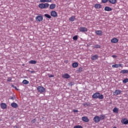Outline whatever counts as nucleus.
Masks as SVG:
<instances>
[{
	"label": "nucleus",
	"mask_w": 128,
	"mask_h": 128,
	"mask_svg": "<svg viewBox=\"0 0 128 128\" xmlns=\"http://www.w3.org/2000/svg\"><path fill=\"white\" fill-rule=\"evenodd\" d=\"M92 98H99L100 100H103L104 98V95L103 94H100V92H96L94 93L92 96Z\"/></svg>",
	"instance_id": "nucleus-1"
},
{
	"label": "nucleus",
	"mask_w": 128,
	"mask_h": 128,
	"mask_svg": "<svg viewBox=\"0 0 128 128\" xmlns=\"http://www.w3.org/2000/svg\"><path fill=\"white\" fill-rule=\"evenodd\" d=\"M37 90L38 92H46V88H44V86H38L37 87Z\"/></svg>",
	"instance_id": "nucleus-2"
},
{
	"label": "nucleus",
	"mask_w": 128,
	"mask_h": 128,
	"mask_svg": "<svg viewBox=\"0 0 128 128\" xmlns=\"http://www.w3.org/2000/svg\"><path fill=\"white\" fill-rule=\"evenodd\" d=\"M42 20H44V17H42V16H38L36 17V22H42Z\"/></svg>",
	"instance_id": "nucleus-3"
},
{
	"label": "nucleus",
	"mask_w": 128,
	"mask_h": 128,
	"mask_svg": "<svg viewBox=\"0 0 128 128\" xmlns=\"http://www.w3.org/2000/svg\"><path fill=\"white\" fill-rule=\"evenodd\" d=\"M79 30L80 32H86L88 29L86 27L82 26L79 28Z\"/></svg>",
	"instance_id": "nucleus-4"
},
{
	"label": "nucleus",
	"mask_w": 128,
	"mask_h": 128,
	"mask_svg": "<svg viewBox=\"0 0 128 128\" xmlns=\"http://www.w3.org/2000/svg\"><path fill=\"white\" fill-rule=\"evenodd\" d=\"M50 16L53 18H56L58 16V13L54 10H52L50 12Z\"/></svg>",
	"instance_id": "nucleus-5"
},
{
	"label": "nucleus",
	"mask_w": 128,
	"mask_h": 128,
	"mask_svg": "<svg viewBox=\"0 0 128 128\" xmlns=\"http://www.w3.org/2000/svg\"><path fill=\"white\" fill-rule=\"evenodd\" d=\"M94 120L96 124H98V122L100 121V116H96L94 118Z\"/></svg>",
	"instance_id": "nucleus-6"
},
{
	"label": "nucleus",
	"mask_w": 128,
	"mask_h": 128,
	"mask_svg": "<svg viewBox=\"0 0 128 128\" xmlns=\"http://www.w3.org/2000/svg\"><path fill=\"white\" fill-rule=\"evenodd\" d=\"M122 94V90H116L114 92V96H118V94Z\"/></svg>",
	"instance_id": "nucleus-7"
},
{
	"label": "nucleus",
	"mask_w": 128,
	"mask_h": 128,
	"mask_svg": "<svg viewBox=\"0 0 128 128\" xmlns=\"http://www.w3.org/2000/svg\"><path fill=\"white\" fill-rule=\"evenodd\" d=\"M110 42L112 44H116L117 42H118V39L116 38H114L111 40Z\"/></svg>",
	"instance_id": "nucleus-8"
},
{
	"label": "nucleus",
	"mask_w": 128,
	"mask_h": 128,
	"mask_svg": "<svg viewBox=\"0 0 128 128\" xmlns=\"http://www.w3.org/2000/svg\"><path fill=\"white\" fill-rule=\"evenodd\" d=\"M0 106L2 110H6V108H8V105H6V103H2L0 104Z\"/></svg>",
	"instance_id": "nucleus-9"
},
{
	"label": "nucleus",
	"mask_w": 128,
	"mask_h": 128,
	"mask_svg": "<svg viewBox=\"0 0 128 128\" xmlns=\"http://www.w3.org/2000/svg\"><path fill=\"white\" fill-rule=\"evenodd\" d=\"M95 34L96 36H102V32L100 30H96Z\"/></svg>",
	"instance_id": "nucleus-10"
},
{
	"label": "nucleus",
	"mask_w": 128,
	"mask_h": 128,
	"mask_svg": "<svg viewBox=\"0 0 128 128\" xmlns=\"http://www.w3.org/2000/svg\"><path fill=\"white\" fill-rule=\"evenodd\" d=\"M82 120H83V122H90V120L86 116L82 117Z\"/></svg>",
	"instance_id": "nucleus-11"
},
{
	"label": "nucleus",
	"mask_w": 128,
	"mask_h": 128,
	"mask_svg": "<svg viewBox=\"0 0 128 128\" xmlns=\"http://www.w3.org/2000/svg\"><path fill=\"white\" fill-rule=\"evenodd\" d=\"M104 10H106V12H112V8L109 6H106L104 8Z\"/></svg>",
	"instance_id": "nucleus-12"
},
{
	"label": "nucleus",
	"mask_w": 128,
	"mask_h": 128,
	"mask_svg": "<svg viewBox=\"0 0 128 128\" xmlns=\"http://www.w3.org/2000/svg\"><path fill=\"white\" fill-rule=\"evenodd\" d=\"M11 106H12V108H16L18 106V104L16 102H12L11 104Z\"/></svg>",
	"instance_id": "nucleus-13"
},
{
	"label": "nucleus",
	"mask_w": 128,
	"mask_h": 128,
	"mask_svg": "<svg viewBox=\"0 0 128 128\" xmlns=\"http://www.w3.org/2000/svg\"><path fill=\"white\" fill-rule=\"evenodd\" d=\"M98 55H94L91 57V60H98Z\"/></svg>",
	"instance_id": "nucleus-14"
},
{
	"label": "nucleus",
	"mask_w": 128,
	"mask_h": 128,
	"mask_svg": "<svg viewBox=\"0 0 128 128\" xmlns=\"http://www.w3.org/2000/svg\"><path fill=\"white\" fill-rule=\"evenodd\" d=\"M56 5L54 4H50L49 7V8L50 10H54V8H56Z\"/></svg>",
	"instance_id": "nucleus-15"
},
{
	"label": "nucleus",
	"mask_w": 128,
	"mask_h": 128,
	"mask_svg": "<svg viewBox=\"0 0 128 128\" xmlns=\"http://www.w3.org/2000/svg\"><path fill=\"white\" fill-rule=\"evenodd\" d=\"M62 78H70V76L68 74H65L64 75H62Z\"/></svg>",
	"instance_id": "nucleus-16"
},
{
	"label": "nucleus",
	"mask_w": 128,
	"mask_h": 128,
	"mask_svg": "<svg viewBox=\"0 0 128 128\" xmlns=\"http://www.w3.org/2000/svg\"><path fill=\"white\" fill-rule=\"evenodd\" d=\"M94 7L96 9L102 8V5L100 4H96Z\"/></svg>",
	"instance_id": "nucleus-17"
},
{
	"label": "nucleus",
	"mask_w": 128,
	"mask_h": 128,
	"mask_svg": "<svg viewBox=\"0 0 128 128\" xmlns=\"http://www.w3.org/2000/svg\"><path fill=\"white\" fill-rule=\"evenodd\" d=\"M76 20V16H72L69 18V21L70 22H74Z\"/></svg>",
	"instance_id": "nucleus-18"
},
{
	"label": "nucleus",
	"mask_w": 128,
	"mask_h": 128,
	"mask_svg": "<svg viewBox=\"0 0 128 128\" xmlns=\"http://www.w3.org/2000/svg\"><path fill=\"white\" fill-rule=\"evenodd\" d=\"M108 2L110 4H116V0H108Z\"/></svg>",
	"instance_id": "nucleus-19"
},
{
	"label": "nucleus",
	"mask_w": 128,
	"mask_h": 128,
	"mask_svg": "<svg viewBox=\"0 0 128 128\" xmlns=\"http://www.w3.org/2000/svg\"><path fill=\"white\" fill-rule=\"evenodd\" d=\"M72 68H78V62H74L72 64Z\"/></svg>",
	"instance_id": "nucleus-20"
},
{
	"label": "nucleus",
	"mask_w": 128,
	"mask_h": 128,
	"mask_svg": "<svg viewBox=\"0 0 128 128\" xmlns=\"http://www.w3.org/2000/svg\"><path fill=\"white\" fill-rule=\"evenodd\" d=\"M29 64H36V61L34 60H31L29 62Z\"/></svg>",
	"instance_id": "nucleus-21"
},
{
	"label": "nucleus",
	"mask_w": 128,
	"mask_h": 128,
	"mask_svg": "<svg viewBox=\"0 0 128 128\" xmlns=\"http://www.w3.org/2000/svg\"><path fill=\"white\" fill-rule=\"evenodd\" d=\"M40 2H52V0H40Z\"/></svg>",
	"instance_id": "nucleus-22"
},
{
	"label": "nucleus",
	"mask_w": 128,
	"mask_h": 128,
	"mask_svg": "<svg viewBox=\"0 0 128 128\" xmlns=\"http://www.w3.org/2000/svg\"><path fill=\"white\" fill-rule=\"evenodd\" d=\"M113 112H115L116 114H118V108L115 107L113 109Z\"/></svg>",
	"instance_id": "nucleus-23"
},
{
	"label": "nucleus",
	"mask_w": 128,
	"mask_h": 128,
	"mask_svg": "<svg viewBox=\"0 0 128 128\" xmlns=\"http://www.w3.org/2000/svg\"><path fill=\"white\" fill-rule=\"evenodd\" d=\"M120 74H128V70H122L120 72Z\"/></svg>",
	"instance_id": "nucleus-24"
},
{
	"label": "nucleus",
	"mask_w": 128,
	"mask_h": 128,
	"mask_svg": "<svg viewBox=\"0 0 128 128\" xmlns=\"http://www.w3.org/2000/svg\"><path fill=\"white\" fill-rule=\"evenodd\" d=\"M44 8H48L50 6V4L48 3L44 4Z\"/></svg>",
	"instance_id": "nucleus-25"
},
{
	"label": "nucleus",
	"mask_w": 128,
	"mask_h": 128,
	"mask_svg": "<svg viewBox=\"0 0 128 128\" xmlns=\"http://www.w3.org/2000/svg\"><path fill=\"white\" fill-rule=\"evenodd\" d=\"M22 84H30V82H28V80H24L23 81H22Z\"/></svg>",
	"instance_id": "nucleus-26"
},
{
	"label": "nucleus",
	"mask_w": 128,
	"mask_h": 128,
	"mask_svg": "<svg viewBox=\"0 0 128 128\" xmlns=\"http://www.w3.org/2000/svg\"><path fill=\"white\" fill-rule=\"evenodd\" d=\"M38 8H40L41 9H44V4L42 3L38 4Z\"/></svg>",
	"instance_id": "nucleus-27"
},
{
	"label": "nucleus",
	"mask_w": 128,
	"mask_h": 128,
	"mask_svg": "<svg viewBox=\"0 0 128 128\" xmlns=\"http://www.w3.org/2000/svg\"><path fill=\"white\" fill-rule=\"evenodd\" d=\"M123 124H128V120L126 119H124L123 120Z\"/></svg>",
	"instance_id": "nucleus-28"
},
{
	"label": "nucleus",
	"mask_w": 128,
	"mask_h": 128,
	"mask_svg": "<svg viewBox=\"0 0 128 128\" xmlns=\"http://www.w3.org/2000/svg\"><path fill=\"white\" fill-rule=\"evenodd\" d=\"M94 48H100V45L96 44L94 46Z\"/></svg>",
	"instance_id": "nucleus-29"
},
{
	"label": "nucleus",
	"mask_w": 128,
	"mask_h": 128,
	"mask_svg": "<svg viewBox=\"0 0 128 128\" xmlns=\"http://www.w3.org/2000/svg\"><path fill=\"white\" fill-rule=\"evenodd\" d=\"M44 16H46V18H52V16H50V15L48 14H45Z\"/></svg>",
	"instance_id": "nucleus-30"
},
{
	"label": "nucleus",
	"mask_w": 128,
	"mask_h": 128,
	"mask_svg": "<svg viewBox=\"0 0 128 128\" xmlns=\"http://www.w3.org/2000/svg\"><path fill=\"white\" fill-rule=\"evenodd\" d=\"M112 68H119L118 64H115L112 65Z\"/></svg>",
	"instance_id": "nucleus-31"
},
{
	"label": "nucleus",
	"mask_w": 128,
	"mask_h": 128,
	"mask_svg": "<svg viewBox=\"0 0 128 128\" xmlns=\"http://www.w3.org/2000/svg\"><path fill=\"white\" fill-rule=\"evenodd\" d=\"M78 72H82V68L80 67L77 70Z\"/></svg>",
	"instance_id": "nucleus-32"
},
{
	"label": "nucleus",
	"mask_w": 128,
	"mask_h": 128,
	"mask_svg": "<svg viewBox=\"0 0 128 128\" xmlns=\"http://www.w3.org/2000/svg\"><path fill=\"white\" fill-rule=\"evenodd\" d=\"M106 116L104 115H101L100 117V120H104V118H105Z\"/></svg>",
	"instance_id": "nucleus-33"
},
{
	"label": "nucleus",
	"mask_w": 128,
	"mask_h": 128,
	"mask_svg": "<svg viewBox=\"0 0 128 128\" xmlns=\"http://www.w3.org/2000/svg\"><path fill=\"white\" fill-rule=\"evenodd\" d=\"M122 82L124 84H126V82H128V78H126L125 79H124L123 80H122Z\"/></svg>",
	"instance_id": "nucleus-34"
},
{
	"label": "nucleus",
	"mask_w": 128,
	"mask_h": 128,
	"mask_svg": "<svg viewBox=\"0 0 128 128\" xmlns=\"http://www.w3.org/2000/svg\"><path fill=\"white\" fill-rule=\"evenodd\" d=\"M72 39L74 40H78V36H73Z\"/></svg>",
	"instance_id": "nucleus-35"
},
{
	"label": "nucleus",
	"mask_w": 128,
	"mask_h": 128,
	"mask_svg": "<svg viewBox=\"0 0 128 128\" xmlns=\"http://www.w3.org/2000/svg\"><path fill=\"white\" fill-rule=\"evenodd\" d=\"M74 128H82V126H76L74 127Z\"/></svg>",
	"instance_id": "nucleus-36"
},
{
	"label": "nucleus",
	"mask_w": 128,
	"mask_h": 128,
	"mask_svg": "<svg viewBox=\"0 0 128 128\" xmlns=\"http://www.w3.org/2000/svg\"><path fill=\"white\" fill-rule=\"evenodd\" d=\"M74 84V83L73 82H70L68 84V85L70 86H72Z\"/></svg>",
	"instance_id": "nucleus-37"
},
{
	"label": "nucleus",
	"mask_w": 128,
	"mask_h": 128,
	"mask_svg": "<svg viewBox=\"0 0 128 128\" xmlns=\"http://www.w3.org/2000/svg\"><path fill=\"white\" fill-rule=\"evenodd\" d=\"M102 2L103 4H106L108 2V0H102Z\"/></svg>",
	"instance_id": "nucleus-38"
},
{
	"label": "nucleus",
	"mask_w": 128,
	"mask_h": 128,
	"mask_svg": "<svg viewBox=\"0 0 128 128\" xmlns=\"http://www.w3.org/2000/svg\"><path fill=\"white\" fill-rule=\"evenodd\" d=\"M12 87L14 88H15V90H18V88H16V86H14V85L12 84Z\"/></svg>",
	"instance_id": "nucleus-39"
},
{
	"label": "nucleus",
	"mask_w": 128,
	"mask_h": 128,
	"mask_svg": "<svg viewBox=\"0 0 128 128\" xmlns=\"http://www.w3.org/2000/svg\"><path fill=\"white\" fill-rule=\"evenodd\" d=\"M7 82H12V78L8 77L7 79Z\"/></svg>",
	"instance_id": "nucleus-40"
},
{
	"label": "nucleus",
	"mask_w": 128,
	"mask_h": 128,
	"mask_svg": "<svg viewBox=\"0 0 128 128\" xmlns=\"http://www.w3.org/2000/svg\"><path fill=\"white\" fill-rule=\"evenodd\" d=\"M82 104L84 106H90V104L86 102Z\"/></svg>",
	"instance_id": "nucleus-41"
},
{
	"label": "nucleus",
	"mask_w": 128,
	"mask_h": 128,
	"mask_svg": "<svg viewBox=\"0 0 128 128\" xmlns=\"http://www.w3.org/2000/svg\"><path fill=\"white\" fill-rule=\"evenodd\" d=\"M48 76L49 78H54V76L50 74H48Z\"/></svg>",
	"instance_id": "nucleus-42"
},
{
	"label": "nucleus",
	"mask_w": 128,
	"mask_h": 128,
	"mask_svg": "<svg viewBox=\"0 0 128 128\" xmlns=\"http://www.w3.org/2000/svg\"><path fill=\"white\" fill-rule=\"evenodd\" d=\"M36 122V119H34L32 120V122L33 124H34V122Z\"/></svg>",
	"instance_id": "nucleus-43"
},
{
	"label": "nucleus",
	"mask_w": 128,
	"mask_h": 128,
	"mask_svg": "<svg viewBox=\"0 0 128 128\" xmlns=\"http://www.w3.org/2000/svg\"><path fill=\"white\" fill-rule=\"evenodd\" d=\"M73 112H78V110H73Z\"/></svg>",
	"instance_id": "nucleus-44"
},
{
	"label": "nucleus",
	"mask_w": 128,
	"mask_h": 128,
	"mask_svg": "<svg viewBox=\"0 0 128 128\" xmlns=\"http://www.w3.org/2000/svg\"><path fill=\"white\" fill-rule=\"evenodd\" d=\"M112 58H117V56H116V55H112Z\"/></svg>",
	"instance_id": "nucleus-45"
},
{
	"label": "nucleus",
	"mask_w": 128,
	"mask_h": 128,
	"mask_svg": "<svg viewBox=\"0 0 128 128\" xmlns=\"http://www.w3.org/2000/svg\"><path fill=\"white\" fill-rule=\"evenodd\" d=\"M10 98V100H14V98H16V96H14V97H11Z\"/></svg>",
	"instance_id": "nucleus-46"
},
{
	"label": "nucleus",
	"mask_w": 128,
	"mask_h": 128,
	"mask_svg": "<svg viewBox=\"0 0 128 128\" xmlns=\"http://www.w3.org/2000/svg\"><path fill=\"white\" fill-rule=\"evenodd\" d=\"M118 66H121V68H122V64H118Z\"/></svg>",
	"instance_id": "nucleus-47"
},
{
	"label": "nucleus",
	"mask_w": 128,
	"mask_h": 128,
	"mask_svg": "<svg viewBox=\"0 0 128 128\" xmlns=\"http://www.w3.org/2000/svg\"><path fill=\"white\" fill-rule=\"evenodd\" d=\"M30 72L31 74H34L35 72L34 70H32V71H30Z\"/></svg>",
	"instance_id": "nucleus-48"
},
{
	"label": "nucleus",
	"mask_w": 128,
	"mask_h": 128,
	"mask_svg": "<svg viewBox=\"0 0 128 128\" xmlns=\"http://www.w3.org/2000/svg\"><path fill=\"white\" fill-rule=\"evenodd\" d=\"M14 128H18V126H14Z\"/></svg>",
	"instance_id": "nucleus-49"
},
{
	"label": "nucleus",
	"mask_w": 128,
	"mask_h": 128,
	"mask_svg": "<svg viewBox=\"0 0 128 128\" xmlns=\"http://www.w3.org/2000/svg\"><path fill=\"white\" fill-rule=\"evenodd\" d=\"M0 120H2L0 119Z\"/></svg>",
	"instance_id": "nucleus-50"
}]
</instances>
